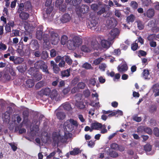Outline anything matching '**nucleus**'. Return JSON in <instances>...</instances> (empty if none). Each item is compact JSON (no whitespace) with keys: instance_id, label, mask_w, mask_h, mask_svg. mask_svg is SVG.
I'll use <instances>...</instances> for the list:
<instances>
[{"instance_id":"1","label":"nucleus","mask_w":159,"mask_h":159,"mask_svg":"<svg viewBox=\"0 0 159 159\" xmlns=\"http://www.w3.org/2000/svg\"><path fill=\"white\" fill-rule=\"evenodd\" d=\"M34 66L38 69H40L46 74H50V72L48 69V66L45 62L43 61L39 60L36 62Z\"/></svg>"},{"instance_id":"2","label":"nucleus","mask_w":159,"mask_h":159,"mask_svg":"<svg viewBox=\"0 0 159 159\" xmlns=\"http://www.w3.org/2000/svg\"><path fill=\"white\" fill-rule=\"evenodd\" d=\"M50 37V41L52 45L57 44L60 40V37L58 33L54 30L49 31Z\"/></svg>"},{"instance_id":"3","label":"nucleus","mask_w":159,"mask_h":159,"mask_svg":"<svg viewBox=\"0 0 159 159\" xmlns=\"http://www.w3.org/2000/svg\"><path fill=\"white\" fill-rule=\"evenodd\" d=\"M89 26L90 29L96 32L99 31V27L98 24V20L93 19L91 21Z\"/></svg>"},{"instance_id":"4","label":"nucleus","mask_w":159,"mask_h":159,"mask_svg":"<svg viewBox=\"0 0 159 159\" xmlns=\"http://www.w3.org/2000/svg\"><path fill=\"white\" fill-rule=\"evenodd\" d=\"M107 26L108 28H111L116 27L117 25V20L114 18H111L106 21Z\"/></svg>"},{"instance_id":"5","label":"nucleus","mask_w":159,"mask_h":159,"mask_svg":"<svg viewBox=\"0 0 159 159\" xmlns=\"http://www.w3.org/2000/svg\"><path fill=\"white\" fill-rule=\"evenodd\" d=\"M110 8V7L107 5H105L100 10V15L105 13V14L103 15V17H109L110 16L109 13Z\"/></svg>"},{"instance_id":"6","label":"nucleus","mask_w":159,"mask_h":159,"mask_svg":"<svg viewBox=\"0 0 159 159\" xmlns=\"http://www.w3.org/2000/svg\"><path fill=\"white\" fill-rule=\"evenodd\" d=\"M88 40L91 42V46L94 50H98L99 48V44L95 38H89Z\"/></svg>"},{"instance_id":"7","label":"nucleus","mask_w":159,"mask_h":159,"mask_svg":"<svg viewBox=\"0 0 159 159\" xmlns=\"http://www.w3.org/2000/svg\"><path fill=\"white\" fill-rule=\"evenodd\" d=\"M120 33L119 30L117 28L112 29L109 33L110 34L111 37V39H109L111 41L115 39L116 37L118 36Z\"/></svg>"},{"instance_id":"8","label":"nucleus","mask_w":159,"mask_h":159,"mask_svg":"<svg viewBox=\"0 0 159 159\" xmlns=\"http://www.w3.org/2000/svg\"><path fill=\"white\" fill-rule=\"evenodd\" d=\"M30 46L33 51L38 49L39 48V44L38 41L36 40H32L30 43Z\"/></svg>"},{"instance_id":"9","label":"nucleus","mask_w":159,"mask_h":159,"mask_svg":"<svg viewBox=\"0 0 159 159\" xmlns=\"http://www.w3.org/2000/svg\"><path fill=\"white\" fill-rule=\"evenodd\" d=\"M89 10V7L86 5H82L80 7L79 9L80 13L83 14H85L88 13Z\"/></svg>"},{"instance_id":"10","label":"nucleus","mask_w":159,"mask_h":159,"mask_svg":"<svg viewBox=\"0 0 159 159\" xmlns=\"http://www.w3.org/2000/svg\"><path fill=\"white\" fill-rule=\"evenodd\" d=\"M40 28L39 30H37L36 32V36L37 39L39 40H42L43 37V26L42 25H39Z\"/></svg>"},{"instance_id":"11","label":"nucleus","mask_w":159,"mask_h":159,"mask_svg":"<svg viewBox=\"0 0 159 159\" xmlns=\"http://www.w3.org/2000/svg\"><path fill=\"white\" fill-rule=\"evenodd\" d=\"M73 41L74 42L75 44L77 47H79L82 43V39L80 37L75 36L72 39Z\"/></svg>"},{"instance_id":"12","label":"nucleus","mask_w":159,"mask_h":159,"mask_svg":"<svg viewBox=\"0 0 159 159\" xmlns=\"http://www.w3.org/2000/svg\"><path fill=\"white\" fill-rule=\"evenodd\" d=\"M101 44L102 47L106 50L109 48L111 45V43L109 41L105 40H102L101 42Z\"/></svg>"},{"instance_id":"13","label":"nucleus","mask_w":159,"mask_h":159,"mask_svg":"<svg viewBox=\"0 0 159 159\" xmlns=\"http://www.w3.org/2000/svg\"><path fill=\"white\" fill-rule=\"evenodd\" d=\"M128 69V66L126 63L119 65L117 67L119 72L122 73L126 71Z\"/></svg>"},{"instance_id":"14","label":"nucleus","mask_w":159,"mask_h":159,"mask_svg":"<svg viewBox=\"0 0 159 159\" xmlns=\"http://www.w3.org/2000/svg\"><path fill=\"white\" fill-rule=\"evenodd\" d=\"M71 17L70 15L68 13H66L62 16L61 19V20L63 23H64L69 21Z\"/></svg>"},{"instance_id":"15","label":"nucleus","mask_w":159,"mask_h":159,"mask_svg":"<svg viewBox=\"0 0 159 159\" xmlns=\"http://www.w3.org/2000/svg\"><path fill=\"white\" fill-rule=\"evenodd\" d=\"M58 93L56 89L52 90L51 92L50 97L51 99L53 100L57 101V97L58 96Z\"/></svg>"},{"instance_id":"16","label":"nucleus","mask_w":159,"mask_h":159,"mask_svg":"<svg viewBox=\"0 0 159 159\" xmlns=\"http://www.w3.org/2000/svg\"><path fill=\"white\" fill-rule=\"evenodd\" d=\"M67 46L68 48L70 50H74L76 49L77 47L72 39L68 41L67 43Z\"/></svg>"},{"instance_id":"17","label":"nucleus","mask_w":159,"mask_h":159,"mask_svg":"<svg viewBox=\"0 0 159 159\" xmlns=\"http://www.w3.org/2000/svg\"><path fill=\"white\" fill-rule=\"evenodd\" d=\"M20 13L19 17L22 20H27L29 17V14L27 12L23 11Z\"/></svg>"},{"instance_id":"18","label":"nucleus","mask_w":159,"mask_h":159,"mask_svg":"<svg viewBox=\"0 0 159 159\" xmlns=\"http://www.w3.org/2000/svg\"><path fill=\"white\" fill-rule=\"evenodd\" d=\"M52 139L53 142L55 145L56 144L58 145L59 142V134H58L55 132L52 135Z\"/></svg>"},{"instance_id":"19","label":"nucleus","mask_w":159,"mask_h":159,"mask_svg":"<svg viewBox=\"0 0 159 159\" xmlns=\"http://www.w3.org/2000/svg\"><path fill=\"white\" fill-rule=\"evenodd\" d=\"M50 63L51 66L52 67L54 72L56 74L58 73L60 70L59 68L54 61H51Z\"/></svg>"},{"instance_id":"20","label":"nucleus","mask_w":159,"mask_h":159,"mask_svg":"<svg viewBox=\"0 0 159 159\" xmlns=\"http://www.w3.org/2000/svg\"><path fill=\"white\" fill-rule=\"evenodd\" d=\"M23 118V122L25 123H27L29 120V112L27 111H24L22 113Z\"/></svg>"},{"instance_id":"21","label":"nucleus","mask_w":159,"mask_h":159,"mask_svg":"<svg viewBox=\"0 0 159 159\" xmlns=\"http://www.w3.org/2000/svg\"><path fill=\"white\" fill-rule=\"evenodd\" d=\"M38 69L35 67H31L28 70V73L32 76H33L38 71Z\"/></svg>"},{"instance_id":"22","label":"nucleus","mask_w":159,"mask_h":159,"mask_svg":"<svg viewBox=\"0 0 159 159\" xmlns=\"http://www.w3.org/2000/svg\"><path fill=\"white\" fill-rule=\"evenodd\" d=\"M70 69H67L61 72V75L62 77H68L70 76Z\"/></svg>"},{"instance_id":"23","label":"nucleus","mask_w":159,"mask_h":159,"mask_svg":"<svg viewBox=\"0 0 159 159\" xmlns=\"http://www.w3.org/2000/svg\"><path fill=\"white\" fill-rule=\"evenodd\" d=\"M81 50L83 52H91L92 49L88 46V44L87 46L86 45H83L81 48Z\"/></svg>"},{"instance_id":"24","label":"nucleus","mask_w":159,"mask_h":159,"mask_svg":"<svg viewBox=\"0 0 159 159\" xmlns=\"http://www.w3.org/2000/svg\"><path fill=\"white\" fill-rule=\"evenodd\" d=\"M16 69L19 72L24 73L26 70V65H20L16 67Z\"/></svg>"},{"instance_id":"25","label":"nucleus","mask_w":159,"mask_h":159,"mask_svg":"<svg viewBox=\"0 0 159 159\" xmlns=\"http://www.w3.org/2000/svg\"><path fill=\"white\" fill-rule=\"evenodd\" d=\"M25 10L28 11L31 8L32 5L31 2L29 1L25 2L24 3Z\"/></svg>"},{"instance_id":"26","label":"nucleus","mask_w":159,"mask_h":159,"mask_svg":"<svg viewBox=\"0 0 159 159\" xmlns=\"http://www.w3.org/2000/svg\"><path fill=\"white\" fill-rule=\"evenodd\" d=\"M154 15V11L153 9H149L147 12V16L148 18H152Z\"/></svg>"},{"instance_id":"27","label":"nucleus","mask_w":159,"mask_h":159,"mask_svg":"<svg viewBox=\"0 0 159 159\" xmlns=\"http://www.w3.org/2000/svg\"><path fill=\"white\" fill-rule=\"evenodd\" d=\"M143 77L145 79H149L148 76L149 75V70L147 69H144L142 72Z\"/></svg>"},{"instance_id":"28","label":"nucleus","mask_w":159,"mask_h":159,"mask_svg":"<svg viewBox=\"0 0 159 159\" xmlns=\"http://www.w3.org/2000/svg\"><path fill=\"white\" fill-rule=\"evenodd\" d=\"M57 118L60 120H63L66 117L65 113L63 112H58L56 114Z\"/></svg>"},{"instance_id":"29","label":"nucleus","mask_w":159,"mask_h":159,"mask_svg":"<svg viewBox=\"0 0 159 159\" xmlns=\"http://www.w3.org/2000/svg\"><path fill=\"white\" fill-rule=\"evenodd\" d=\"M68 38L67 36L63 35L62 36L61 38V42L62 45H65L66 43L68 42Z\"/></svg>"},{"instance_id":"30","label":"nucleus","mask_w":159,"mask_h":159,"mask_svg":"<svg viewBox=\"0 0 159 159\" xmlns=\"http://www.w3.org/2000/svg\"><path fill=\"white\" fill-rule=\"evenodd\" d=\"M135 18V16L133 14H130L127 16L126 18V20L128 23L133 22Z\"/></svg>"},{"instance_id":"31","label":"nucleus","mask_w":159,"mask_h":159,"mask_svg":"<svg viewBox=\"0 0 159 159\" xmlns=\"http://www.w3.org/2000/svg\"><path fill=\"white\" fill-rule=\"evenodd\" d=\"M75 105L78 108L80 109H83L85 107V105L84 104V102H82L80 101L76 102Z\"/></svg>"},{"instance_id":"32","label":"nucleus","mask_w":159,"mask_h":159,"mask_svg":"<svg viewBox=\"0 0 159 159\" xmlns=\"http://www.w3.org/2000/svg\"><path fill=\"white\" fill-rule=\"evenodd\" d=\"M70 154L71 155L75 156L80 153L79 149L77 148H74L73 150L70 152Z\"/></svg>"},{"instance_id":"33","label":"nucleus","mask_w":159,"mask_h":159,"mask_svg":"<svg viewBox=\"0 0 159 159\" xmlns=\"http://www.w3.org/2000/svg\"><path fill=\"white\" fill-rule=\"evenodd\" d=\"M33 76V80L36 81H39L42 78V75L38 74V72Z\"/></svg>"},{"instance_id":"34","label":"nucleus","mask_w":159,"mask_h":159,"mask_svg":"<svg viewBox=\"0 0 159 159\" xmlns=\"http://www.w3.org/2000/svg\"><path fill=\"white\" fill-rule=\"evenodd\" d=\"M109 154L111 157L113 158L116 157L118 156V154L116 152L111 150H109Z\"/></svg>"},{"instance_id":"35","label":"nucleus","mask_w":159,"mask_h":159,"mask_svg":"<svg viewBox=\"0 0 159 159\" xmlns=\"http://www.w3.org/2000/svg\"><path fill=\"white\" fill-rule=\"evenodd\" d=\"M34 83L33 80H28L26 81V85L29 88L32 87L34 85Z\"/></svg>"},{"instance_id":"36","label":"nucleus","mask_w":159,"mask_h":159,"mask_svg":"<svg viewBox=\"0 0 159 159\" xmlns=\"http://www.w3.org/2000/svg\"><path fill=\"white\" fill-rule=\"evenodd\" d=\"M24 61V59L23 58L16 57L15 58V61L14 62V64H19L22 63Z\"/></svg>"},{"instance_id":"37","label":"nucleus","mask_w":159,"mask_h":159,"mask_svg":"<svg viewBox=\"0 0 159 159\" xmlns=\"http://www.w3.org/2000/svg\"><path fill=\"white\" fill-rule=\"evenodd\" d=\"M64 59L65 60V61L66 63H67L68 65H70L72 64V60L70 58V57L68 56H65L64 57Z\"/></svg>"},{"instance_id":"38","label":"nucleus","mask_w":159,"mask_h":159,"mask_svg":"<svg viewBox=\"0 0 159 159\" xmlns=\"http://www.w3.org/2000/svg\"><path fill=\"white\" fill-rule=\"evenodd\" d=\"M42 92L43 95L49 96L50 95L51 90L50 88H46L42 91Z\"/></svg>"},{"instance_id":"39","label":"nucleus","mask_w":159,"mask_h":159,"mask_svg":"<svg viewBox=\"0 0 159 159\" xmlns=\"http://www.w3.org/2000/svg\"><path fill=\"white\" fill-rule=\"evenodd\" d=\"M91 127L95 130H99V123L94 122L91 124Z\"/></svg>"},{"instance_id":"40","label":"nucleus","mask_w":159,"mask_h":159,"mask_svg":"<svg viewBox=\"0 0 159 159\" xmlns=\"http://www.w3.org/2000/svg\"><path fill=\"white\" fill-rule=\"evenodd\" d=\"M137 27L138 29L141 30L143 29L144 28V25L143 22L140 20H138L137 21Z\"/></svg>"},{"instance_id":"41","label":"nucleus","mask_w":159,"mask_h":159,"mask_svg":"<svg viewBox=\"0 0 159 159\" xmlns=\"http://www.w3.org/2000/svg\"><path fill=\"white\" fill-rule=\"evenodd\" d=\"M136 41H137L136 40L131 45V48L134 51H136L138 48H139L138 45V43H136Z\"/></svg>"},{"instance_id":"42","label":"nucleus","mask_w":159,"mask_h":159,"mask_svg":"<svg viewBox=\"0 0 159 159\" xmlns=\"http://www.w3.org/2000/svg\"><path fill=\"white\" fill-rule=\"evenodd\" d=\"M63 107L64 110L67 111H69L71 108L70 105L68 102L63 104Z\"/></svg>"},{"instance_id":"43","label":"nucleus","mask_w":159,"mask_h":159,"mask_svg":"<svg viewBox=\"0 0 159 159\" xmlns=\"http://www.w3.org/2000/svg\"><path fill=\"white\" fill-rule=\"evenodd\" d=\"M49 35L47 34H43L42 38L45 43H47L49 42Z\"/></svg>"},{"instance_id":"44","label":"nucleus","mask_w":159,"mask_h":159,"mask_svg":"<svg viewBox=\"0 0 159 159\" xmlns=\"http://www.w3.org/2000/svg\"><path fill=\"white\" fill-rule=\"evenodd\" d=\"M143 131L149 135H151L152 134V129L147 127H144L143 129Z\"/></svg>"},{"instance_id":"45","label":"nucleus","mask_w":159,"mask_h":159,"mask_svg":"<svg viewBox=\"0 0 159 159\" xmlns=\"http://www.w3.org/2000/svg\"><path fill=\"white\" fill-rule=\"evenodd\" d=\"M144 149L146 152H150L152 149V146L149 144H147L144 146Z\"/></svg>"},{"instance_id":"46","label":"nucleus","mask_w":159,"mask_h":159,"mask_svg":"<svg viewBox=\"0 0 159 159\" xmlns=\"http://www.w3.org/2000/svg\"><path fill=\"white\" fill-rule=\"evenodd\" d=\"M83 93L85 98H87L90 95L91 92L89 89H86L83 91Z\"/></svg>"},{"instance_id":"47","label":"nucleus","mask_w":159,"mask_h":159,"mask_svg":"<svg viewBox=\"0 0 159 159\" xmlns=\"http://www.w3.org/2000/svg\"><path fill=\"white\" fill-rule=\"evenodd\" d=\"M147 39L150 42L153 41L156 39V35L154 34H151L148 37Z\"/></svg>"},{"instance_id":"48","label":"nucleus","mask_w":159,"mask_h":159,"mask_svg":"<svg viewBox=\"0 0 159 159\" xmlns=\"http://www.w3.org/2000/svg\"><path fill=\"white\" fill-rule=\"evenodd\" d=\"M74 98L76 102H80L82 98V94L80 93L77 94L75 96Z\"/></svg>"},{"instance_id":"49","label":"nucleus","mask_w":159,"mask_h":159,"mask_svg":"<svg viewBox=\"0 0 159 159\" xmlns=\"http://www.w3.org/2000/svg\"><path fill=\"white\" fill-rule=\"evenodd\" d=\"M153 92H156L159 90V84H154L152 87Z\"/></svg>"},{"instance_id":"50","label":"nucleus","mask_w":159,"mask_h":159,"mask_svg":"<svg viewBox=\"0 0 159 159\" xmlns=\"http://www.w3.org/2000/svg\"><path fill=\"white\" fill-rule=\"evenodd\" d=\"M106 126L105 125H102L101 123H100V129L102 128L101 132V133L104 134L107 132V130L106 129Z\"/></svg>"},{"instance_id":"51","label":"nucleus","mask_w":159,"mask_h":159,"mask_svg":"<svg viewBox=\"0 0 159 159\" xmlns=\"http://www.w3.org/2000/svg\"><path fill=\"white\" fill-rule=\"evenodd\" d=\"M25 10L24 7V3H21L19 4V8L18 10V11L20 13V12L23 11H22Z\"/></svg>"},{"instance_id":"52","label":"nucleus","mask_w":159,"mask_h":159,"mask_svg":"<svg viewBox=\"0 0 159 159\" xmlns=\"http://www.w3.org/2000/svg\"><path fill=\"white\" fill-rule=\"evenodd\" d=\"M153 134L157 137H159V129L157 127L154 128L153 129Z\"/></svg>"},{"instance_id":"53","label":"nucleus","mask_w":159,"mask_h":159,"mask_svg":"<svg viewBox=\"0 0 159 159\" xmlns=\"http://www.w3.org/2000/svg\"><path fill=\"white\" fill-rule=\"evenodd\" d=\"M92 98H95V102H94L95 103V104H97V103H99L98 102V94L97 93H92Z\"/></svg>"},{"instance_id":"54","label":"nucleus","mask_w":159,"mask_h":159,"mask_svg":"<svg viewBox=\"0 0 159 159\" xmlns=\"http://www.w3.org/2000/svg\"><path fill=\"white\" fill-rule=\"evenodd\" d=\"M133 119L134 120L138 122H140L142 120L141 117H140L138 116L137 115H135L133 116Z\"/></svg>"},{"instance_id":"55","label":"nucleus","mask_w":159,"mask_h":159,"mask_svg":"<svg viewBox=\"0 0 159 159\" xmlns=\"http://www.w3.org/2000/svg\"><path fill=\"white\" fill-rule=\"evenodd\" d=\"M82 67L87 69H91L92 67L91 64L87 62L84 64L82 65Z\"/></svg>"},{"instance_id":"56","label":"nucleus","mask_w":159,"mask_h":159,"mask_svg":"<svg viewBox=\"0 0 159 159\" xmlns=\"http://www.w3.org/2000/svg\"><path fill=\"white\" fill-rule=\"evenodd\" d=\"M46 10V13L47 14H50L53 10V7L52 6H48Z\"/></svg>"},{"instance_id":"57","label":"nucleus","mask_w":159,"mask_h":159,"mask_svg":"<svg viewBox=\"0 0 159 159\" xmlns=\"http://www.w3.org/2000/svg\"><path fill=\"white\" fill-rule=\"evenodd\" d=\"M85 86V83L82 82L79 83L77 85V87L80 89H83Z\"/></svg>"},{"instance_id":"58","label":"nucleus","mask_w":159,"mask_h":159,"mask_svg":"<svg viewBox=\"0 0 159 159\" xmlns=\"http://www.w3.org/2000/svg\"><path fill=\"white\" fill-rule=\"evenodd\" d=\"M64 125L65 126H66V127L68 128L70 130V131H71L73 129L74 127L70 123L66 124V123H64Z\"/></svg>"},{"instance_id":"59","label":"nucleus","mask_w":159,"mask_h":159,"mask_svg":"<svg viewBox=\"0 0 159 159\" xmlns=\"http://www.w3.org/2000/svg\"><path fill=\"white\" fill-rule=\"evenodd\" d=\"M69 122H70V123L73 126L74 125L75 126H78V124L77 121L75 120L72 119H70L69 120Z\"/></svg>"},{"instance_id":"60","label":"nucleus","mask_w":159,"mask_h":159,"mask_svg":"<svg viewBox=\"0 0 159 159\" xmlns=\"http://www.w3.org/2000/svg\"><path fill=\"white\" fill-rule=\"evenodd\" d=\"M59 140L60 142L64 143L66 141V139L64 136H61L59 134Z\"/></svg>"},{"instance_id":"61","label":"nucleus","mask_w":159,"mask_h":159,"mask_svg":"<svg viewBox=\"0 0 159 159\" xmlns=\"http://www.w3.org/2000/svg\"><path fill=\"white\" fill-rule=\"evenodd\" d=\"M98 6L96 4H93L91 6V8L94 11H96L98 10Z\"/></svg>"},{"instance_id":"62","label":"nucleus","mask_w":159,"mask_h":159,"mask_svg":"<svg viewBox=\"0 0 159 159\" xmlns=\"http://www.w3.org/2000/svg\"><path fill=\"white\" fill-rule=\"evenodd\" d=\"M7 48V46L5 44L2 43H0V50L4 51Z\"/></svg>"},{"instance_id":"63","label":"nucleus","mask_w":159,"mask_h":159,"mask_svg":"<svg viewBox=\"0 0 159 159\" xmlns=\"http://www.w3.org/2000/svg\"><path fill=\"white\" fill-rule=\"evenodd\" d=\"M42 57L43 59H46L48 58V54L46 51L42 52Z\"/></svg>"},{"instance_id":"64","label":"nucleus","mask_w":159,"mask_h":159,"mask_svg":"<svg viewBox=\"0 0 159 159\" xmlns=\"http://www.w3.org/2000/svg\"><path fill=\"white\" fill-rule=\"evenodd\" d=\"M115 15L118 18L120 17L121 16V14L120 11L118 10H116L115 11Z\"/></svg>"}]
</instances>
